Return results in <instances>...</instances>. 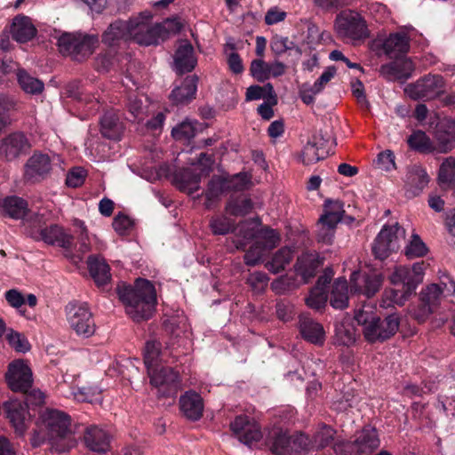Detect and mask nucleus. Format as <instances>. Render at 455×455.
<instances>
[{
    "instance_id": "obj_28",
    "label": "nucleus",
    "mask_w": 455,
    "mask_h": 455,
    "mask_svg": "<svg viewBox=\"0 0 455 455\" xmlns=\"http://www.w3.org/2000/svg\"><path fill=\"white\" fill-rule=\"evenodd\" d=\"M132 38V19L128 21L116 20L112 22L101 36L104 44L114 47L122 40Z\"/></svg>"
},
{
    "instance_id": "obj_3",
    "label": "nucleus",
    "mask_w": 455,
    "mask_h": 455,
    "mask_svg": "<svg viewBox=\"0 0 455 455\" xmlns=\"http://www.w3.org/2000/svg\"><path fill=\"white\" fill-rule=\"evenodd\" d=\"M47 429L52 450L67 452L76 445L74 432L71 429V417L60 410L47 409L42 415Z\"/></svg>"
},
{
    "instance_id": "obj_48",
    "label": "nucleus",
    "mask_w": 455,
    "mask_h": 455,
    "mask_svg": "<svg viewBox=\"0 0 455 455\" xmlns=\"http://www.w3.org/2000/svg\"><path fill=\"white\" fill-rule=\"evenodd\" d=\"M344 203L341 200L326 199L323 203V213L319 219L338 224L345 214Z\"/></svg>"
},
{
    "instance_id": "obj_42",
    "label": "nucleus",
    "mask_w": 455,
    "mask_h": 455,
    "mask_svg": "<svg viewBox=\"0 0 455 455\" xmlns=\"http://www.w3.org/2000/svg\"><path fill=\"white\" fill-rule=\"evenodd\" d=\"M293 258V251L289 247L280 248L265 264V267L273 274H278L284 270Z\"/></svg>"
},
{
    "instance_id": "obj_22",
    "label": "nucleus",
    "mask_w": 455,
    "mask_h": 455,
    "mask_svg": "<svg viewBox=\"0 0 455 455\" xmlns=\"http://www.w3.org/2000/svg\"><path fill=\"white\" fill-rule=\"evenodd\" d=\"M9 33L14 41L25 44L36 36L37 29L28 16L20 13L12 18Z\"/></svg>"
},
{
    "instance_id": "obj_12",
    "label": "nucleus",
    "mask_w": 455,
    "mask_h": 455,
    "mask_svg": "<svg viewBox=\"0 0 455 455\" xmlns=\"http://www.w3.org/2000/svg\"><path fill=\"white\" fill-rule=\"evenodd\" d=\"M334 27L340 37L363 39L368 36L365 20L355 12L343 11L339 13Z\"/></svg>"
},
{
    "instance_id": "obj_4",
    "label": "nucleus",
    "mask_w": 455,
    "mask_h": 455,
    "mask_svg": "<svg viewBox=\"0 0 455 455\" xmlns=\"http://www.w3.org/2000/svg\"><path fill=\"white\" fill-rule=\"evenodd\" d=\"M26 235L35 242H43L71 251L74 246V235L63 226L57 223L46 224L41 216H36L25 227Z\"/></svg>"
},
{
    "instance_id": "obj_55",
    "label": "nucleus",
    "mask_w": 455,
    "mask_h": 455,
    "mask_svg": "<svg viewBox=\"0 0 455 455\" xmlns=\"http://www.w3.org/2000/svg\"><path fill=\"white\" fill-rule=\"evenodd\" d=\"M329 152L323 147L318 146V142H307L303 150L302 161L304 164H312L324 159Z\"/></svg>"
},
{
    "instance_id": "obj_43",
    "label": "nucleus",
    "mask_w": 455,
    "mask_h": 455,
    "mask_svg": "<svg viewBox=\"0 0 455 455\" xmlns=\"http://www.w3.org/2000/svg\"><path fill=\"white\" fill-rule=\"evenodd\" d=\"M409 148L420 154H430L435 146L427 133L421 130L414 131L407 139Z\"/></svg>"
},
{
    "instance_id": "obj_6",
    "label": "nucleus",
    "mask_w": 455,
    "mask_h": 455,
    "mask_svg": "<svg viewBox=\"0 0 455 455\" xmlns=\"http://www.w3.org/2000/svg\"><path fill=\"white\" fill-rule=\"evenodd\" d=\"M380 445L376 427L367 425L358 433L353 442L338 441L333 445L335 455H369Z\"/></svg>"
},
{
    "instance_id": "obj_45",
    "label": "nucleus",
    "mask_w": 455,
    "mask_h": 455,
    "mask_svg": "<svg viewBox=\"0 0 455 455\" xmlns=\"http://www.w3.org/2000/svg\"><path fill=\"white\" fill-rule=\"evenodd\" d=\"M378 333L381 334L378 337V342H384L397 332L400 325V316L396 313H392L384 319L378 316Z\"/></svg>"
},
{
    "instance_id": "obj_33",
    "label": "nucleus",
    "mask_w": 455,
    "mask_h": 455,
    "mask_svg": "<svg viewBox=\"0 0 455 455\" xmlns=\"http://www.w3.org/2000/svg\"><path fill=\"white\" fill-rule=\"evenodd\" d=\"M100 132L104 138L120 140L124 131L119 115L113 109L108 110L100 118Z\"/></svg>"
},
{
    "instance_id": "obj_10",
    "label": "nucleus",
    "mask_w": 455,
    "mask_h": 455,
    "mask_svg": "<svg viewBox=\"0 0 455 455\" xmlns=\"http://www.w3.org/2000/svg\"><path fill=\"white\" fill-rule=\"evenodd\" d=\"M67 320L75 332L83 338H89L95 332L96 324L86 303H69L66 307Z\"/></svg>"
},
{
    "instance_id": "obj_56",
    "label": "nucleus",
    "mask_w": 455,
    "mask_h": 455,
    "mask_svg": "<svg viewBox=\"0 0 455 455\" xmlns=\"http://www.w3.org/2000/svg\"><path fill=\"white\" fill-rule=\"evenodd\" d=\"M427 245L419 235L414 234L411 235L410 243L405 246L404 255L408 259H412L414 258L424 257L427 253Z\"/></svg>"
},
{
    "instance_id": "obj_36",
    "label": "nucleus",
    "mask_w": 455,
    "mask_h": 455,
    "mask_svg": "<svg viewBox=\"0 0 455 455\" xmlns=\"http://www.w3.org/2000/svg\"><path fill=\"white\" fill-rule=\"evenodd\" d=\"M202 176L204 175L201 172L197 173L191 168H183L175 172L174 181L180 191L193 195L200 188Z\"/></svg>"
},
{
    "instance_id": "obj_20",
    "label": "nucleus",
    "mask_w": 455,
    "mask_h": 455,
    "mask_svg": "<svg viewBox=\"0 0 455 455\" xmlns=\"http://www.w3.org/2000/svg\"><path fill=\"white\" fill-rule=\"evenodd\" d=\"M380 66V75L389 81L404 82L409 79L414 70L412 61L406 56Z\"/></svg>"
},
{
    "instance_id": "obj_52",
    "label": "nucleus",
    "mask_w": 455,
    "mask_h": 455,
    "mask_svg": "<svg viewBox=\"0 0 455 455\" xmlns=\"http://www.w3.org/2000/svg\"><path fill=\"white\" fill-rule=\"evenodd\" d=\"M312 450L311 440L302 433L290 435L286 455H302Z\"/></svg>"
},
{
    "instance_id": "obj_11",
    "label": "nucleus",
    "mask_w": 455,
    "mask_h": 455,
    "mask_svg": "<svg viewBox=\"0 0 455 455\" xmlns=\"http://www.w3.org/2000/svg\"><path fill=\"white\" fill-rule=\"evenodd\" d=\"M152 16L149 12H140L138 17L132 18V38L140 45H157L162 42L161 28L157 23L150 25Z\"/></svg>"
},
{
    "instance_id": "obj_49",
    "label": "nucleus",
    "mask_w": 455,
    "mask_h": 455,
    "mask_svg": "<svg viewBox=\"0 0 455 455\" xmlns=\"http://www.w3.org/2000/svg\"><path fill=\"white\" fill-rule=\"evenodd\" d=\"M161 348L162 344L160 341L153 339L146 342L143 360L148 371H149L151 368L162 366L160 358Z\"/></svg>"
},
{
    "instance_id": "obj_14",
    "label": "nucleus",
    "mask_w": 455,
    "mask_h": 455,
    "mask_svg": "<svg viewBox=\"0 0 455 455\" xmlns=\"http://www.w3.org/2000/svg\"><path fill=\"white\" fill-rule=\"evenodd\" d=\"M445 83L441 75H427L419 79L409 88V94L414 100H430L440 97Z\"/></svg>"
},
{
    "instance_id": "obj_2",
    "label": "nucleus",
    "mask_w": 455,
    "mask_h": 455,
    "mask_svg": "<svg viewBox=\"0 0 455 455\" xmlns=\"http://www.w3.org/2000/svg\"><path fill=\"white\" fill-rule=\"evenodd\" d=\"M425 262H416L411 267L396 266L389 275L393 287L386 290L383 294L381 307H389L394 304L403 306L414 294L423 281Z\"/></svg>"
},
{
    "instance_id": "obj_24",
    "label": "nucleus",
    "mask_w": 455,
    "mask_h": 455,
    "mask_svg": "<svg viewBox=\"0 0 455 455\" xmlns=\"http://www.w3.org/2000/svg\"><path fill=\"white\" fill-rule=\"evenodd\" d=\"M29 148V143L24 133L12 132L2 140L0 144V156L7 161L17 158Z\"/></svg>"
},
{
    "instance_id": "obj_26",
    "label": "nucleus",
    "mask_w": 455,
    "mask_h": 455,
    "mask_svg": "<svg viewBox=\"0 0 455 455\" xmlns=\"http://www.w3.org/2000/svg\"><path fill=\"white\" fill-rule=\"evenodd\" d=\"M110 435L103 428L91 425L85 427L84 432V443L90 451L104 453L110 447Z\"/></svg>"
},
{
    "instance_id": "obj_51",
    "label": "nucleus",
    "mask_w": 455,
    "mask_h": 455,
    "mask_svg": "<svg viewBox=\"0 0 455 455\" xmlns=\"http://www.w3.org/2000/svg\"><path fill=\"white\" fill-rule=\"evenodd\" d=\"M335 435L336 430L333 427L323 425L311 440L312 450L321 451L331 444L333 446Z\"/></svg>"
},
{
    "instance_id": "obj_30",
    "label": "nucleus",
    "mask_w": 455,
    "mask_h": 455,
    "mask_svg": "<svg viewBox=\"0 0 455 455\" xmlns=\"http://www.w3.org/2000/svg\"><path fill=\"white\" fill-rule=\"evenodd\" d=\"M87 267L91 277L99 288H104L110 280V267L105 259L100 255H90L87 259Z\"/></svg>"
},
{
    "instance_id": "obj_37",
    "label": "nucleus",
    "mask_w": 455,
    "mask_h": 455,
    "mask_svg": "<svg viewBox=\"0 0 455 455\" xmlns=\"http://www.w3.org/2000/svg\"><path fill=\"white\" fill-rule=\"evenodd\" d=\"M290 435L280 427H271L266 436V445L275 455H286Z\"/></svg>"
},
{
    "instance_id": "obj_15",
    "label": "nucleus",
    "mask_w": 455,
    "mask_h": 455,
    "mask_svg": "<svg viewBox=\"0 0 455 455\" xmlns=\"http://www.w3.org/2000/svg\"><path fill=\"white\" fill-rule=\"evenodd\" d=\"M230 430L245 445L259 442L262 437L259 424L247 415H237L229 425Z\"/></svg>"
},
{
    "instance_id": "obj_31",
    "label": "nucleus",
    "mask_w": 455,
    "mask_h": 455,
    "mask_svg": "<svg viewBox=\"0 0 455 455\" xmlns=\"http://www.w3.org/2000/svg\"><path fill=\"white\" fill-rule=\"evenodd\" d=\"M180 407L187 419L196 421L203 416L204 400L196 392H186L185 395L180 396Z\"/></svg>"
},
{
    "instance_id": "obj_46",
    "label": "nucleus",
    "mask_w": 455,
    "mask_h": 455,
    "mask_svg": "<svg viewBox=\"0 0 455 455\" xmlns=\"http://www.w3.org/2000/svg\"><path fill=\"white\" fill-rule=\"evenodd\" d=\"M330 304L336 309H344L348 307V286L345 279H337L334 282Z\"/></svg>"
},
{
    "instance_id": "obj_21",
    "label": "nucleus",
    "mask_w": 455,
    "mask_h": 455,
    "mask_svg": "<svg viewBox=\"0 0 455 455\" xmlns=\"http://www.w3.org/2000/svg\"><path fill=\"white\" fill-rule=\"evenodd\" d=\"M430 178L424 167L419 164L408 166L404 179V187L409 196H419L427 187Z\"/></svg>"
},
{
    "instance_id": "obj_13",
    "label": "nucleus",
    "mask_w": 455,
    "mask_h": 455,
    "mask_svg": "<svg viewBox=\"0 0 455 455\" xmlns=\"http://www.w3.org/2000/svg\"><path fill=\"white\" fill-rule=\"evenodd\" d=\"M29 397L25 396L24 401L10 399L3 405L4 414L14 428L17 436H23L28 428L30 414L28 403Z\"/></svg>"
},
{
    "instance_id": "obj_62",
    "label": "nucleus",
    "mask_w": 455,
    "mask_h": 455,
    "mask_svg": "<svg viewBox=\"0 0 455 455\" xmlns=\"http://www.w3.org/2000/svg\"><path fill=\"white\" fill-rule=\"evenodd\" d=\"M327 300V291L319 288H312L309 295L306 298V304L312 309L321 310L325 307Z\"/></svg>"
},
{
    "instance_id": "obj_16",
    "label": "nucleus",
    "mask_w": 455,
    "mask_h": 455,
    "mask_svg": "<svg viewBox=\"0 0 455 455\" xmlns=\"http://www.w3.org/2000/svg\"><path fill=\"white\" fill-rule=\"evenodd\" d=\"M443 294L440 285L432 283L423 289L419 295V303L413 315L419 323H424L439 307Z\"/></svg>"
},
{
    "instance_id": "obj_53",
    "label": "nucleus",
    "mask_w": 455,
    "mask_h": 455,
    "mask_svg": "<svg viewBox=\"0 0 455 455\" xmlns=\"http://www.w3.org/2000/svg\"><path fill=\"white\" fill-rule=\"evenodd\" d=\"M438 182L441 186L455 187V157H446L438 171Z\"/></svg>"
},
{
    "instance_id": "obj_35",
    "label": "nucleus",
    "mask_w": 455,
    "mask_h": 455,
    "mask_svg": "<svg viewBox=\"0 0 455 455\" xmlns=\"http://www.w3.org/2000/svg\"><path fill=\"white\" fill-rule=\"evenodd\" d=\"M0 207L4 217L12 220H23L28 213V202L17 196H9L0 201Z\"/></svg>"
},
{
    "instance_id": "obj_25",
    "label": "nucleus",
    "mask_w": 455,
    "mask_h": 455,
    "mask_svg": "<svg viewBox=\"0 0 455 455\" xmlns=\"http://www.w3.org/2000/svg\"><path fill=\"white\" fill-rule=\"evenodd\" d=\"M323 265V258L316 252H304L298 257L295 270L304 283H309Z\"/></svg>"
},
{
    "instance_id": "obj_60",
    "label": "nucleus",
    "mask_w": 455,
    "mask_h": 455,
    "mask_svg": "<svg viewBox=\"0 0 455 455\" xmlns=\"http://www.w3.org/2000/svg\"><path fill=\"white\" fill-rule=\"evenodd\" d=\"M317 225V241L325 244H331L338 224L329 220L322 221L319 219Z\"/></svg>"
},
{
    "instance_id": "obj_29",
    "label": "nucleus",
    "mask_w": 455,
    "mask_h": 455,
    "mask_svg": "<svg viewBox=\"0 0 455 455\" xmlns=\"http://www.w3.org/2000/svg\"><path fill=\"white\" fill-rule=\"evenodd\" d=\"M197 64V59L195 55V50L192 44L188 41L181 44L174 54L175 70L179 75L191 72Z\"/></svg>"
},
{
    "instance_id": "obj_32",
    "label": "nucleus",
    "mask_w": 455,
    "mask_h": 455,
    "mask_svg": "<svg viewBox=\"0 0 455 455\" xmlns=\"http://www.w3.org/2000/svg\"><path fill=\"white\" fill-rule=\"evenodd\" d=\"M198 80L199 78L196 75L188 76L180 86H177L172 91L170 99L176 105L188 104L196 98Z\"/></svg>"
},
{
    "instance_id": "obj_27",
    "label": "nucleus",
    "mask_w": 455,
    "mask_h": 455,
    "mask_svg": "<svg viewBox=\"0 0 455 455\" xmlns=\"http://www.w3.org/2000/svg\"><path fill=\"white\" fill-rule=\"evenodd\" d=\"M437 151L447 154L455 148V119L445 117L437 124L435 132Z\"/></svg>"
},
{
    "instance_id": "obj_47",
    "label": "nucleus",
    "mask_w": 455,
    "mask_h": 455,
    "mask_svg": "<svg viewBox=\"0 0 455 455\" xmlns=\"http://www.w3.org/2000/svg\"><path fill=\"white\" fill-rule=\"evenodd\" d=\"M224 193H227L225 177L213 175L209 180L207 188L204 191L206 207L210 208L212 204L219 201Z\"/></svg>"
},
{
    "instance_id": "obj_38",
    "label": "nucleus",
    "mask_w": 455,
    "mask_h": 455,
    "mask_svg": "<svg viewBox=\"0 0 455 455\" xmlns=\"http://www.w3.org/2000/svg\"><path fill=\"white\" fill-rule=\"evenodd\" d=\"M261 224L259 219H252L243 222L238 230V239L235 242V247L238 250L245 251L249 242L256 241L259 228L258 226Z\"/></svg>"
},
{
    "instance_id": "obj_34",
    "label": "nucleus",
    "mask_w": 455,
    "mask_h": 455,
    "mask_svg": "<svg viewBox=\"0 0 455 455\" xmlns=\"http://www.w3.org/2000/svg\"><path fill=\"white\" fill-rule=\"evenodd\" d=\"M355 321L363 327L362 331L364 339L369 343L378 342V337L381 336L379 332L378 315L371 311L359 309L355 311Z\"/></svg>"
},
{
    "instance_id": "obj_44",
    "label": "nucleus",
    "mask_w": 455,
    "mask_h": 455,
    "mask_svg": "<svg viewBox=\"0 0 455 455\" xmlns=\"http://www.w3.org/2000/svg\"><path fill=\"white\" fill-rule=\"evenodd\" d=\"M378 333L381 334L378 337V342H384L397 332L400 325V316L396 313H392L384 319L378 316Z\"/></svg>"
},
{
    "instance_id": "obj_7",
    "label": "nucleus",
    "mask_w": 455,
    "mask_h": 455,
    "mask_svg": "<svg viewBox=\"0 0 455 455\" xmlns=\"http://www.w3.org/2000/svg\"><path fill=\"white\" fill-rule=\"evenodd\" d=\"M5 380L9 388L24 396H33L36 403H41L43 395L40 391L29 392L33 386V374L30 367L23 360H15L8 365Z\"/></svg>"
},
{
    "instance_id": "obj_19",
    "label": "nucleus",
    "mask_w": 455,
    "mask_h": 455,
    "mask_svg": "<svg viewBox=\"0 0 455 455\" xmlns=\"http://www.w3.org/2000/svg\"><path fill=\"white\" fill-rule=\"evenodd\" d=\"M410 37L404 32L389 34L381 44L379 50L389 59H400L406 56L410 50Z\"/></svg>"
},
{
    "instance_id": "obj_61",
    "label": "nucleus",
    "mask_w": 455,
    "mask_h": 455,
    "mask_svg": "<svg viewBox=\"0 0 455 455\" xmlns=\"http://www.w3.org/2000/svg\"><path fill=\"white\" fill-rule=\"evenodd\" d=\"M275 93L272 84L267 83L263 86L260 85H251L247 88L245 93V100L252 101L260 99L267 100L268 96Z\"/></svg>"
},
{
    "instance_id": "obj_40",
    "label": "nucleus",
    "mask_w": 455,
    "mask_h": 455,
    "mask_svg": "<svg viewBox=\"0 0 455 455\" xmlns=\"http://www.w3.org/2000/svg\"><path fill=\"white\" fill-rule=\"evenodd\" d=\"M16 79L20 89L27 94L39 95L44 90V82L30 75L24 68L17 69Z\"/></svg>"
},
{
    "instance_id": "obj_59",
    "label": "nucleus",
    "mask_w": 455,
    "mask_h": 455,
    "mask_svg": "<svg viewBox=\"0 0 455 455\" xmlns=\"http://www.w3.org/2000/svg\"><path fill=\"white\" fill-rule=\"evenodd\" d=\"M383 277L381 275H367L363 278V283L359 288V291L367 298L374 296L381 287Z\"/></svg>"
},
{
    "instance_id": "obj_58",
    "label": "nucleus",
    "mask_w": 455,
    "mask_h": 455,
    "mask_svg": "<svg viewBox=\"0 0 455 455\" xmlns=\"http://www.w3.org/2000/svg\"><path fill=\"white\" fill-rule=\"evenodd\" d=\"M249 71L250 75L259 83H264L270 78L269 63L262 58L251 60Z\"/></svg>"
},
{
    "instance_id": "obj_1",
    "label": "nucleus",
    "mask_w": 455,
    "mask_h": 455,
    "mask_svg": "<svg viewBox=\"0 0 455 455\" xmlns=\"http://www.w3.org/2000/svg\"><path fill=\"white\" fill-rule=\"evenodd\" d=\"M116 292L126 314L135 322L148 320L156 311V291L149 280L137 278L133 285L119 283Z\"/></svg>"
},
{
    "instance_id": "obj_50",
    "label": "nucleus",
    "mask_w": 455,
    "mask_h": 455,
    "mask_svg": "<svg viewBox=\"0 0 455 455\" xmlns=\"http://www.w3.org/2000/svg\"><path fill=\"white\" fill-rule=\"evenodd\" d=\"M224 177L227 193L243 192L250 189L252 185L251 180V176L246 172H239L234 175H227Z\"/></svg>"
},
{
    "instance_id": "obj_64",
    "label": "nucleus",
    "mask_w": 455,
    "mask_h": 455,
    "mask_svg": "<svg viewBox=\"0 0 455 455\" xmlns=\"http://www.w3.org/2000/svg\"><path fill=\"white\" fill-rule=\"evenodd\" d=\"M266 250L255 242L250 246L243 256V261L247 266L254 267L262 261Z\"/></svg>"
},
{
    "instance_id": "obj_18",
    "label": "nucleus",
    "mask_w": 455,
    "mask_h": 455,
    "mask_svg": "<svg viewBox=\"0 0 455 455\" xmlns=\"http://www.w3.org/2000/svg\"><path fill=\"white\" fill-rule=\"evenodd\" d=\"M52 170V161L47 154L34 153L27 161L24 170L26 182L37 183L44 180Z\"/></svg>"
},
{
    "instance_id": "obj_9",
    "label": "nucleus",
    "mask_w": 455,
    "mask_h": 455,
    "mask_svg": "<svg viewBox=\"0 0 455 455\" xmlns=\"http://www.w3.org/2000/svg\"><path fill=\"white\" fill-rule=\"evenodd\" d=\"M152 387L156 389L158 397H174L180 389V378L178 371L164 365L151 368L148 371Z\"/></svg>"
},
{
    "instance_id": "obj_63",
    "label": "nucleus",
    "mask_w": 455,
    "mask_h": 455,
    "mask_svg": "<svg viewBox=\"0 0 455 455\" xmlns=\"http://www.w3.org/2000/svg\"><path fill=\"white\" fill-rule=\"evenodd\" d=\"M196 123L192 122H182L172 131V136L176 140H189L194 138L196 134Z\"/></svg>"
},
{
    "instance_id": "obj_39",
    "label": "nucleus",
    "mask_w": 455,
    "mask_h": 455,
    "mask_svg": "<svg viewBox=\"0 0 455 455\" xmlns=\"http://www.w3.org/2000/svg\"><path fill=\"white\" fill-rule=\"evenodd\" d=\"M253 202L244 195H231L227 202L225 210L227 213L234 217H243L253 209Z\"/></svg>"
},
{
    "instance_id": "obj_8",
    "label": "nucleus",
    "mask_w": 455,
    "mask_h": 455,
    "mask_svg": "<svg viewBox=\"0 0 455 455\" xmlns=\"http://www.w3.org/2000/svg\"><path fill=\"white\" fill-rule=\"evenodd\" d=\"M404 229L398 223L384 226L371 244V251L376 259L383 261L400 248L401 236Z\"/></svg>"
},
{
    "instance_id": "obj_23",
    "label": "nucleus",
    "mask_w": 455,
    "mask_h": 455,
    "mask_svg": "<svg viewBox=\"0 0 455 455\" xmlns=\"http://www.w3.org/2000/svg\"><path fill=\"white\" fill-rule=\"evenodd\" d=\"M65 94L68 98L76 100L88 116L94 115L100 110L99 100L92 94L82 92L78 81L68 83L65 87Z\"/></svg>"
},
{
    "instance_id": "obj_41",
    "label": "nucleus",
    "mask_w": 455,
    "mask_h": 455,
    "mask_svg": "<svg viewBox=\"0 0 455 455\" xmlns=\"http://www.w3.org/2000/svg\"><path fill=\"white\" fill-rule=\"evenodd\" d=\"M147 102L148 99L143 95H139L135 92L129 93L127 97L126 108L132 118H127L132 122L141 121L147 113Z\"/></svg>"
},
{
    "instance_id": "obj_5",
    "label": "nucleus",
    "mask_w": 455,
    "mask_h": 455,
    "mask_svg": "<svg viewBox=\"0 0 455 455\" xmlns=\"http://www.w3.org/2000/svg\"><path fill=\"white\" fill-rule=\"evenodd\" d=\"M98 44L99 37L96 35L66 33L58 39L60 52L78 62L88 59Z\"/></svg>"
},
{
    "instance_id": "obj_17",
    "label": "nucleus",
    "mask_w": 455,
    "mask_h": 455,
    "mask_svg": "<svg viewBox=\"0 0 455 455\" xmlns=\"http://www.w3.org/2000/svg\"><path fill=\"white\" fill-rule=\"evenodd\" d=\"M297 326L299 335L305 341L316 347L324 345L326 340L324 328L309 313H301L299 315Z\"/></svg>"
},
{
    "instance_id": "obj_54",
    "label": "nucleus",
    "mask_w": 455,
    "mask_h": 455,
    "mask_svg": "<svg viewBox=\"0 0 455 455\" xmlns=\"http://www.w3.org/2000/svg\"><path fill=\"white\" fill-rule=\"evenodd\" d=\"M157 25L162 29L160 34L164 42L170 36L180 34L185 27V22L179 15H174L164 19L162 22H157Z\"/></svg>"
},
{
    "instance_id": "obj_57",
    "label": "nucleus",
    "mask_w": 455,
    "mask_h": 455,
    "mask_svg": "<svg viewBox=\"0 0 455 455\" xmlns=\"http://www.w3.org/2000/svg\"><path fill=\"white\" fill-rule=\"evenodd\" d=\"M280 238L278 234L268 227L259 228L256 243H259L266 251L275 248Z\"/></svg>"
}]
</instances>
